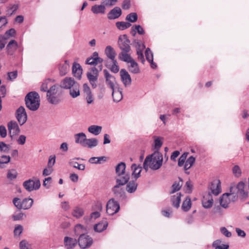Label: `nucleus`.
<instances>
[{"label":"nucleus","mask_w":249,"mask_h":249,"mask_svg":"<svg viewBox=\"0 0 249 249\" xmlns=\"http://www.w3.org/2000/svg\"><path fill=\"white\" fill-rule=\"evenodd\" d=\"M163 156L159 151H155L151 155L147 156L143 163V168L147 172L149 168L153 170L160 169L162 165Z\"/></svg>","instance_id":"1"},{"label":"nucleus","mask_w":249,"mask_h":249,"mask_svg":"<svg viewBox=\"0 0 249 249\" xmlns=\"http://www.w3.org/2000/svg\"><path fill=\"white\" fill-rule=\"evenodd\" d=\"M25 101L27 107L32 111H36L39 107V96L36 91L29 92L25 96Z\"/></svg>","instance_id":"2"},{"label":"nucleus","mask_w":249,"mask_h":249,"mask_svg":"<svg viewBox=\"0 0 249 249\" xmlns=\"http://www.w3.org/2000/svg\"><path fill=\"white\" fill-rule=\"evenodd\" d=\"M119 203L114 198L110 199L107 204V213L108 215L116 213L120 210Z\"/></svg>","instance_id":"3"},{"label":"nucleus","mask_w":249,"mask_h":249,"mask_svg":"<svg viewBox=\"0 0 249 249\" xmlns=\"http://www.w3.org/2000/svg\"><path fill=\"white\" fill-rule=\"evenodd\" d=\"M103 72L106 80V84L107 87L111 90L119 87V84L116 82L115 76L110 74L106 69L104 70Z\"/></svg>","instance_id":"4"},{"label":"nucleus","mask_w":249,"mask_h":249,"mask_svg":"<svg viewBox=\"0 0 249 249\" xmlns=\"http://www.w3.org/2000/svg\"><path fill=\"white\" fill-rule=\"evenodd\" d=\"M24 188L28 192L38 190L40 187V182L39 179L35 180L30 179L25 181L23 183Z\"/></svg>","instance_id":"5"},{"label":"nucleus","mask_w":249,"mask_h":249,"mask_svg":"<svg viewBox=\"0 0 249 249\" xmlns=\"http://www.w3.org/2000/svg\"><path fill=\"white\" fill-rule=\"evenodd\" d=\"M129 43L130 40L127 38L126 35H123L119 36L118 44L122 52H129L130 51L131 48Z\"/></svg>","instance_id":"6"},{"label":"nucleus","mask_w":249,"mask_h":249,"mask_svg":"<svg viewBox=\"0 0 249 249\" xmlns=\"http://www.w3.org/2000/svg\"><path fill=\"white\" fill-rule=\"evenodd\" d=\"M78 242L80 247L82 249L89 248L93 243L92 238L86 234H81Z\"/></svg>","instance_id":"7"},{"label":"nucleus","mask_w":249,"mask_h":249,"mask_svg":"<svg viewBox=\"0 0 249 249\" xmlns=\"http://www.w3.org/2000/svg\"><path fill=\"white\" fill-rule=\"evenodd\" d=\"M121 186L116 184L112 188V191L117 199L119 200H124L126 198V195L124 189Z\"/></svg>","instance_id":"8"},{"label":"nucleus","mask_w":249,"mask_h":249,"mask_svg":"<svg viewBox=\"0 0 249 249\" xmlns=\"http://www.w3.org/2000/svg\"><path fill=\"white\" fill-rule=\"evenodd\" d=\"M8 129L9 130V135L12 140L14 139V137L19 134L20 132L19 127L16 121H11L8 123Z\"/></svg>","instance_id":"9"},{"label":"nucleus","mask_w":249,"mask_h":249,"mask_svg":"<svg viewBox=\"0 0 249 249\" xmlns=\"http://www.w3.org/2000/svg\"><path fill=\"white\" fill-rule=\"evenodd\" d=\"M16 117L19 124L22 125L27 121V115L24 107L20 106L16 111Z\"/></svg>","instance_id":"10"},{"label":"nucleus","mask_w":249,"mask_h":249,"mask_svg":"<svg viewBox=\"0 0 249 249\" xmlns=\"http://www.w3.org/2000/svg\"><path fill=\"white\" fill-rule=\"evenodd\" d=\"M121 80L125 87L130 86L132 82L131 78L128 72L125 69H121L120 71Z\"/></svg>","instance_id":"11"},{"label":"nucleus","mask_w":249,"mask_h":249,"mask_svg":"<svg viewBox=\"0 0 249 249\" xmlns=\"http://www.w3.org/2000/svg\"><path fill=\"white\" fill-rule=\"evenodd\" d=\"M209 189L211 190L210 194L215 196L218 195L221 192V182L219 180L213 181L209 186Z\"/></svg>","instance_id":"12"},{"label":"nucleus","mask_w":249,"mask_h":249,"mask_svg":"<svg viewBox=\"0 0 249 249\" xmlns=\"http://www.w3.org/2000/svg\"><path fill=\"white\" fill-rule=\"evenodd\" d=\"M130 179V175L128 173L116 175L115 177L116 184L124 186L126 184Z\"/></svg>","instance_id":"13"},{"label":"nucleus","mask_w":249,"mask_h":249,"mask_svg":"<svg viewBox=\"0 0 249 249\" xmlns=\"http://www.w3.org/2000/svg\"><path fill=\"white\" fill-rule=\"evenodd\" d=\"M76 83L72 78L67 77L60 83V87L64 89H71Z\"/></svg>","instance_id":"14"},{"label":"nucleus","mask_w":249,"mask_h":249,"mask_svg":"<svg viewBox=\"0 0 249 249\" xmlns=\"http://www.w3.org/2000/svg\"><path fill=\"white\" fill-rule=\"evenodd\" d=\"M245 184L242 182H239L236 187H233L234 190L240 195L242 198H246L248 195V191L245 190Z\"/></svg>","instance_id":"15"},{"label":"nucleus","mask_w":249,"mask_h":249,"mask_svg":"<svg viewBox=\"0 0 249 249\" xmlns=\"http://www.w3.org/2000/svg\"><path fill=\"white\" fill-rule=\"evenodd\" d=\"M123 89L119 86L112 89V96L114 102L118 103L123 99Z\"/></svg>","instance_id":"16"},{"label":"nucleus","mask_w":249,"mask_h":249,"mask_svg":"<svg viewBox=\"0 0 249 249\" xmlns=\"http://www.w3.org/2000/svg\"><path fill=\"white\" fill-rule=\"evenodd\" d=\"M132 171L131 176L133 178L136 180L141 177V173L142 172V167L140 165L133 163L131 166Z\"/></svg>","instance_id":"17"},{"label":"nucleus","mask_w":249,"mask_h":249,"mask_svg":"<svg viewBox=\"0 0 249 249\" xmlns=\"http://www.w3.org/2000/svg\"><path fill=\"white\" fill-rule=\"evenodd\" d=\"M122 13V10L119 7H115L108 13L107 18L109 19H115L118 18L121 16Z\"/></svg>","instance_id":"18"},{"label":"nucleus","mask_w":249,"mask_h":249,"mask_svg":"<svg viewBox=\"0 0 249 249\" xmlns=\"http://www.w3.org/2000/svg\"><path fill=\"white\" fill-rule=\"evenodd\" d=\"M62 91L60 87L57 85H53L51 86L48 93H47V97H50L57 95H62Z\"/></svg>","instance_id":"19"},{"label":"nucleus","mask_w":249,"mask_h":249,"mask_svg":"<svg viewBox=\"0 0 249 249\" xmlns=\"http://www.w3.org/2000/svg\"><path fill=\"white\" fill-rule=\"evenodd\" d=\"M64 243L67 249H72L77 244V241L74 238L66 236L64 239Z\"/></svg>","instance_id":"20"},{"label":"nucleus","mask_w":249,"mask_h":249,"mask_svg":"<svg viewBox=\"0 0 249 249\" xmlns=\"http://www.w3.org/2000/svg\"><path fill=\"white\" fill-rule=\"evenodd\" d=\"M18 48V43L15 40H11L6 46V50L8 55L14 54Z\"/></svg>","instance_id":"21"},{"label":"nucleus","mask_w":249,"mask_h":249,"mask_svg":"<svg viewBox=\"0 0 249 249\" xmlns=\"http://www.w3.org/2000/svg\"><path fill=\"white\" fill-rule=\"evenodd\" d=\"M72 71L73 75L75 77L77 78L78 79H80L83 70L79 64L76 62L73 63L72 68Z\"/></svg>","instance_id":"22"},{"label":"nucleus","mask_w":249,"mask_h":249,"mask_svg":"<svg viewBox=\"0 0 249 249\" xmlns=\"http://www.w3.org/2000/svg\"><path fill=\"white\" fill-rule=\"evenodd\" d=\"M213 202V200L210 192L206 196H204L202 200V205L204 208L208 209L212 207Z\"/></svg>","instance_id":"23"},{"label":"nucleus","mask_w":249,"mask_h":249,"mask_svg":"<svg viewBox=\"0 0 249 249\" xmlns=\"http://www.w3.org/2000/svg\"><path fill=\"white\" fill-rule=\"evenodd\" d=\"M145 55L146 60L150 64L151 68L153 69H156L157 67V65L153 61V54L149 48H147L146 49L145 52Z\"/></svg>","instance_id":"24"},{"label":"nucleus","mask_w":249,"mask_h":249,"mask_svg":"<svg viewBox=\"0 0 249 249\" xmlns=\"http://www.w3.org/2000/svg\"><path fill=\"white\" fill-rule=\"evenodd\" d=\"M75 142L81 144L84 146L87 137L86 134L83 132L79 133L74 135Z\"/></svg>","instance_id":"25"},{"label":"nucleus","mask_w":249,"mask_h":249,"mask_svg":"<svg viewBox=\"0 0 249 249\" xmlns=\"http://www.w3.org/2000/svg\"><path fill=\"white\" fill-rule=\"evenodd\" d=\"M181 196V194L179 193H177L176 195L172 196L171 197L172 205L173 207L177 209L180 206Z\"/></svg>","instance_id":"26"},{"label":"nucleus","mask_w":249,"mask_h":249,"mask_svg":"<svg viewBox=\"0 0 249 249\" xmlns=\"http://www.w3.org/2000/svg\"><path fill=\"white\" fill-rule=\"evenodd\" d=\"M136 180H131L126 183V191L130 194L134 193L137 190L138 184L136 182Z\"/></svg>","instance_id":"27"},{"label":"nucleus","mask_w":249,"mask_h":249,"mask_svg":"<svg viewBox=\"0 0 249 249\" xmlns=\"http://www.w3.org/2000/svg\"><path fill=\"white\" fill-rule=\"evenodd\" d=\"M87 76L92 88L95 89L97 86V83L98 76L96 75L92 74L90 72H87Z\"/></svg>","instance_id":"28"},{"label":"nucleus","mask_w":249,"mask_h":249,"mask_svg":"<svg viewBox=\"0 0 249 249\" xmlns=\"http://www.w3.org/2000/svg\"><path fill=\"white\" fill-rule=\"evenodd\" d=\"M105 53L107 57L111 60H115L116 53L114 49L111 46L106 47Z\"/></svg>","instance_id":"29"},{"label":"nucleus","mask_w":249,"mask_h":249,"mask_svg":"<svg viewBox=\"0 0 249 249\" xmlns=\"http://www.w3.org/2000/svg\"><path fill=\"white\" fill-rule=\"evenodd\" d=\"M228 196V193H225L223 194L220 199V205L224 208H228L229 204L231 202Z\"/></svg>","instance_id":"30"},{"label":"nucleus","mask_w":249,"mask_h":249,"mask_svg":"<svg viewBox=\"0 0 249 249\" xmlns=\"http://www.w3.org/2000/svg\"><path fill=\"white\" fill-rule=\"evenodd\" d=\"M130 65L128 66L129 71L133 73L137 74L140 72V69L137 63L133 59L129 62Z\"/></svg>","instance_id":"31"},{"label":"nucleus","mask_w":249,"mask_h":249,"mask_svg":"<svg viewBox=\"0 0 249 249\" xmlns=\"http://www.w3.org/2000/svg\"><path fill=\"white\" fill-rule=\"evenodd\" d=\"M105 6L103 4L100 5H94L91 7V11L95 14H105Z\"/></svg>","instance_id":"32"},{"label":"nucleus","mask_w":249,"mask_h":249,"mask_svg":"<svg viewBox=\"0 0 249 249\" xmlns=\"http://www.w3.org/2000/svg\"><path fill=\"white\" fill-rule=\"evenodd\" d=\"M70 66L68 60H65L64 63L60 64L59 67V73L61 76H64L67 74L69 70Z\"/></svg>","instance_id":"33"},{"label":"nucleus","mask_w":249,"mask_h":249,"mask_svg":"<svg viewBox=\"0 0 249 249\" xmlns=\"http://www.w3.org/2000/svg\"><path fill=\"white\" fill-rule=\"evenodd\" d=\"M107 221H102L94 225V230L96 232H101L107 229Z\"/></svg>","instance_id":"34"},{"label":"nucleus","mask_w":249,"mask_h":249,"mask_svg":"<svg viewBox=\"0 0 249 249\" xmlns=\"http://www.w3.org/2000/svg\"><path fill=\"white\" fill-rule=\"evenodd\" d=\"M62 95H57L50 97H47L48 102L53 105H56L59 104L62 100Z\"/></svg>","instance_id":"35"},{"label":"nucleus","mask_w":249,"mask_h":249,"mask_svg":"<svg viewBox=\"0 0 249 249\" xmlns=\"http://www.w3.org/2000/svg\"><path fill=\"white\" fill-rule=\"evenodd\" d=\"M80 86L77 83L70 89V94L72 98H76L80 95L79 91Z\"/></svg>","instance_id":"36"},{"label":"nucleus","mask_w":249,"mask_h":249,"mask_svg":"<svg viewBox=\"0 0 249 249\" xmlns=\"http://www.w3.org/2000/svg\"><path fill=\"white\" fill-rule=\"evenodd\" d=\"M98 141L95 138L87 139L86 142L83 147L92 148L98 145Z\"/></svg>","instance_id":"37"},{"label":"nucleus","mask_w":249,"mask_h":249,"mask_svg":"<svg viewBox=\"0 0 249 249\" xmlns=\"http://www.w3.org/2000/svg\"><path fill=\"white\" fill-rule=\"evenodd\" d=\"M129 52L123 51L119 54V58L122 61L126 62L128 63L133 59L131 57L130 54H128Z\"/></svg>","instance_id":"38"},{"label":"nucleus","mask_w":249,"mask_h":249,"mask_svg":"<svg viewBox=\"0 0 249 249\" xmlns=\"http://www.w3.org/2000/svg\"><path fill=\"white\" fill-rule=\"evenodd\" d=\"M126 164L124 162H121L117 165L115 168L116 175L125 173Z\"/></svg>","instance_id":"39"},{"label":"nucleus","mask_w":249,"mask_h":249,"mask_svg":"<svg viewBox=\"0 0 249 249\" xmlns=\"http://www.w3.org/2000/svg\"><path fill=\"white\" fill-rule=\"evenodd\" d=\"M192 202L191 198L189 196L186 197L185 199L183 201L181 205V209L184 212H188L191 208Z\"/></svg>","instance_id":"40"},{"label":"nucleus","mask_w":249,"mask_h":249,"mask_svg":"<svg viewBox=\"0 0 249 249\" xmlns=\"http://www.w3.org/2000/svg\"><path fill=\"white\" fill-rule=\"evenodd\" d=\"M69 164L70 166L79 170L83 171L85 169V164L78 163L77 161H74V159H70L69 161Z\"/></svg>","instance_id":"41"},{"label":"nucleus","mask_w":249,"mask_h":249,"mask_svg":"<svg viewBox=\"0 0 249 249\" xmlns=\"http://www.w3.org/2000/svg\"><path fill=\"white\" fill-rule=\"evenodd\" d=\"M33 202L34 201L32 198H24L21 201V209L24 210L30 209L32 207Z\"/></svg>","instance_id":"42"},{"label":"nucleus","mask_w":249,"mask_h":249,"mask_svg":"<svg viewBox=\"0 0 249 249\" xmlns=\"http://www.w3.org/2000/svg\"><path fill=\"white\" fill-rule=\"evenodd\" d=\"M136 32L140 35H143L144 33L143 28L139 25L133 26L131 28L130 34L134 36L136 35Z\"/></svg>","instance_id":"43"},{"label":"nucleus","mask_w":249,"mask_h":249,"mask_svg":"<svg viewBox=\"0 0 249 249\" xmlns=\"http://www.w3.org/2000/svg\"><path fill=\"white\" fill-rule=\"evenodd\" d=\"M102 127L96 125H92L89 127L88 131L95 135H99L102 131Z\"/></svg>","instance_id":"44"},{"label":"nucleus","mask_w":249,"mask_h":249,"mask_svg":"<svg viewBox=\"0 0 249 249\" xmlns=\"http://www.w3.org/2000/svg\"><path fill=\"white\" fill-rule=\"evenodd\" d=\"M233 187L230 188V193H228L229 198L231 199V202H234L237 200L239 194L234 190Z\"/></svg>","instance_id":"45"},{"label":"nucleus","mask_w":249,"mask_h":249,"mask_svg":"<svg viewBox=\"0 0 249 249\" xmlns=\"http://www.w3.org/2000/svg\"><path fill=\"white\" fill-rule=\"evenodd\" d=\"M72 214L74 217L79 218L83 215L84 210L81 208L76 207L73 209Z\"/></svg>","instance_id":"46"},{"label":"nucleus","mask_w":249,"mask_h":249,"mask_svg":"<svg viewBox=\"0 0 249 249\" xmlns=\"http://www.w3.org/2000/svg\"><path fill=\"white\" fill-rule=\"evenodd\" d=\"M74 231L75 234L80 236L81 234H85L87 231V230L82 225L77 224L75 227Z\"/></svg>","instance_id":"47"},{"label":"nucleus","mask_w":249,"mask_h":249,"mask_svg":"<svg viewBox=\"0 0 249 249\" xmlns=\"http://www.w3.org/2000/svg\"><path fill=\"white\" fill-rule=\"evenodd\" d=\"M196 160L195 158L193 156H190L185 161L184 169L185 171H187L190 169Z\"/></svg>","instance_id":"48"},{"label":"nucleus","mask_w":249,"mask_h":249,"mask_svg":"<svg viewBox=\"0 0 249 249\" xmlns=\"http://www.w3.org/2000/svg\"><path fill=\"white\" fill-rule=\"evenodd\" d=\"M53 82L51 79H48L45 80L43 83L42 84L41 87H40V90L42 91L47 92V93H48V90H49V89H48V87L52 86L51 84Z\"/></svg>","instance_id":"49"},{"label":"nucleus","mask_w":249,"mask_h":249,"mask_svg":"<svg viewBox=\"0 0 249 249\" xmlns=\"http://www.w3.org/2000/svg\"><path fill=\"white\" fill-rule=\"evenodd\" d=\"M154 147L156 149V151H159L160 148L161 147L163 142V138L160 137L154 136Z\"/></svg>","instance_id":"50"},{"label":"nucleus","mask_w":249,"mask_h":249,"mask_svg":"<svg viewBox=\"0 0 249 249\" xmlns=\"http://www.w3.org/2000/svg\"><path fill=\"white\" fill-rule=\"evenodd\" d=\"M106 157L105 156L99 157H91L89 159V161L91 163L100 164L102 161H105Z\"/></svg>","instance_id":"51"},{"label":"nucleus","mask_w":249,"mask_h":249,"mask_svg":"<svg viewBox=\"0 0 249 249\" xmlns=\"http://www.w3.org/2000/svg\"><path fill=\"white\" fill-rule=\"evenodd\" d=\"M180 181L181 182V183H180V182H174V183L172 185V190H171V191L170 192V194H173L177 191H178L181 188V187L182 186V179L181 178H180Z\"/></svg>","instance_id":"52"},{"label":"nucleus","mask_w":249,"mask_h":249,"mask_svg":"<svg viewBox=\"0 0 249 249\" xmlns=\"http://www.w3.org/2000/svg\"><path fill=\"white\" fill-rule=\"evenodd\" d=\"M126 20L131 22H135L137 20L138 16L136 13H131L127 15L125 18Z\"/></svg>","instance_id":"53"},{"label":"nucleus","mask_w":249,"mask_h":249,"mask_svg":"<svg viewBox=\"0 0 249 249\" xmlns=\"http://www.w3.org/2000/svg\"><path fill=\"white\" fill-rule=\"evenodd\" d=\"M16 34V30L14 28H11L7 30L3 36L5 39L7 40L10 37H13Z\"/></svg>","instance_id":"54"},{"label":"nucleus","mask_w":249,"mask_h":249,"mask_svg":"<svg viewBox=\"0 0 249 249\" xmlns=\"http://www.w3.org/2000/svg\"><path fill=\"white\" fill-rule=\"evenodd\" d=\"M10 157L9 156L2 155L0 158V168H3L2 164L4 163H8L10 160Z\"/></svg>","instance_id":"55"},{"label":"nucleus","mask_w":249,"mask_h":249,"mask_svg":"<svg viewBox=\"0 0 249 249\" xmlns=\"http://www.w3.org/2000/svg\"><path fill=\"white\" fill-rule=\"evenodd\" d=\"M232 173L235 177H239L241 175V170L238 165H234L232 169Z\"/></svg>","instance_id":"56"},{"label":"nucleus","mask_w":249,"mask_h":249,"mask_svg":"<svg viewBox=\"0 0 249 249\" xmlns=\"http://www.w3.org/2000/svg\"><path fill=\"white\" fill-rule=\"evenodd\" d=\"M20 249H32L31 245L26 240H22L19 243Z\"/></svg>","instance_id":"57"},{"label":"nucleus","mask_w":249,"mask_h":249,"mask_svg":"<svg viewBox=\"0 0 249 249\" xmlns=\"http://www.w3.org/2000/svg\"><path fill=\"white\" fill-rule=\"evenodd\" d=\"M112 65L110 68V71L115 73H117L119 71V66L117 64V62L116 60H112Z\"/></svg>","instance_id":"58"},{"label":"nucleus","mask_w":249,"mask_h":249,"mask_svg":"<svg viewBox=\"0 0 249 249\" xmlns=\"http://www.w3.org/2000/svg\"><path fill=\"white\" fill-rule=\"evenodd\" d=\"M187 155V153H184L179 157L178 161V165L179 166H182L185 162Z\"/></svg>","instance_id":"59"},{"label":"nucleus","mask_w":249,"mask_h":249,"mask_svg":"<svg viewBox=\"0 0 249 249\" xmlns=\"http://www.w3.org/2000/svg\"><path fill=\"white\" fill-rule=\"evenodd\" d=\"M23 230V227L21 225H16L14 231V235H20V234L22 232Z\"/></svg>","instance_id":"60"},{"label":"nucleus","mask_w":249,"mask_h":249,"mask_svg":"<svg viewBox=\"0 0 249 249\" xmlns=\"http://www.w3.org/2000/svg\"><path fill=\"white\" fill-rule=\"evenodd\" d=\"M9 150V147L7 144L3 142H0V151L7 152Z\"/></svg>","instance_id":"61"},{"label":"nucleus","mask_w":249,"mask_h":249,"mask_svg":"<svg viewBox=\"0 0 249 249\" xmlns=\"http://www.w3.org/2000/svg\"><path fill=\"white\" fill-rule=\"evenodd\" d=\"M8 79L11 81H13L16 79L18 76V72L17 71L12 72H9L7 74Z\"/></svg>","instance_id":"62"},{"label":"nucleus","mask_w":249,"mask_h":249,"mask_svg":"<svg viewBox=\"0 0 249 249\" xmlns=\"http://www.w3.org/2000/svg\"><path fill=\"white\" fill-rule=\"evenodd\" d=\"M55 162V156H50L49 157L48 162V167H52L53 166Z\"/></svg>","instance_id":"63"},{"label":"nucleus","mask_w":249,"mask_h":249,"mask_svg":"<svg viewBox=\"0 0 249 249\" xmlns=\"http://www.w3.org/2000/svg\"><path fill=\"white\" fill-rule=\"evenodd\" d=\"M118 0H103L102 3L107 6H112L117 2Z\"/></svg>","instance_id":"64"}]
</instances>
